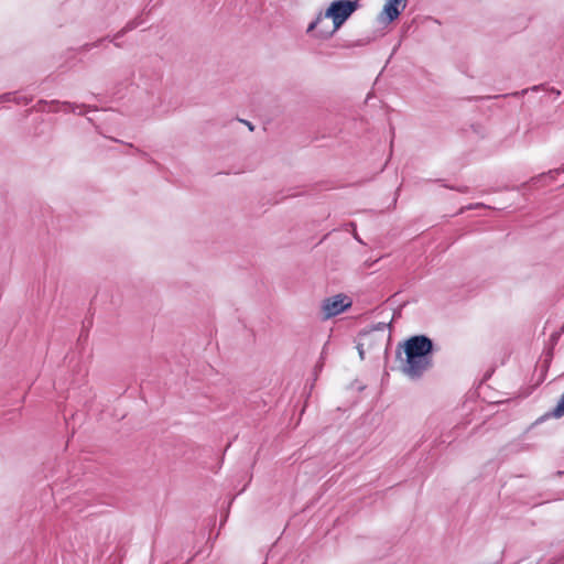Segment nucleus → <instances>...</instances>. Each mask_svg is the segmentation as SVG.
I'll use <instances>...</instances> for the list:
<instances>
[{"instance_id":"6","label":"nucleus","mask_w":564,"mask_h":564,"mask_svg":"<svg viewBox=\"0 0 564 564\" xmlns=\"http://www.w3.org/2000/svg\"><path fill=\"white\" fill-rule=\"evenodd\" d=\"M564 415V393L561 395L556 406L543 415V417H562Z\"/></svg>"},{"instance_id":"5","label":"nucleus","mask_w":564,"mask_h":564,"mask_svg":"<svg viewBox=\"0 0 564 564\" xmlns=\"http://www.w3.org/2000/svg\"><path fill=\"white\" fill-rule=\"evenodd\" d=\"M406 0H387L381 18L386 22L390 23L399 18L401 12L404 10Z\"/></svg>"},{"instance_id":"2","label":"nucleus","mask_w":564,"mask_h":564,"mask_svg":"<svg viewBox=\"0 0 564 564\" xmlns=\"http://www.w3.org/2000/svg\"><path fill=\"white\" fill-rule=\"evenodd\" d=\"M357 1L335 0L327 8L325 15H318L308 28L307 33L316 30L314 35L318 39H329L357 10Z\"/></svg>"},{"instance_id":"9","label":"nucleus","mask_w":564,"mask_h":564,"mask_svg":"<svg viewBox=\"0 0 564 564\" xmlns=\"http://www.w3.org/2000/svg\"><path fill=\"white\" fill-rule=\"evenodd\" d=\"M530 89H531V90H533V91H536V90H539V89H545V90H550L551 93L555 94L556 96H560V95H561V91H560V90H557V89H555V88H553V87H552L551 89H547V88L545 87V85H544V84H542V85H538V86H533V87H532V88H530Z\"/></svg>"},{"instance_id":"11","label":"nucleus","mask_w":564,"mask_h":564,"mask_svg":"<svg viewBox=\"0 0 564 564\" xmlns=\"http://www.w3.org/2000/svg\"><path fill=\"white\" fill-rule=\"evenodd\" d=\"M564 332H562V328L560 329V332H555L551 335V341L553 345H555L557 343V340L560 339L561 335L563 334Z\"/></svg>"},{"instance_id":"12","label":"nucleus","mask_w":564,"mask_h":564,"mask_svg":"<svg viewBox=\"0 0 564 564\" xmlns=\"http://www.w3.org/2000/svg\"><path fill=\"white\" fill-rule=\"evenodd\" d=\"M357 349H358L360 358L365 359V351L367 350V348L366 347H361V341L360 340L358 343Z\"/></svg>"},{"instance_id":"14","label":"nucleus","mask_w":564,"mask_h":564,"mask_svg":"<svg viewBox=\"0 0 564 564\" xmlns=\"http://www.w3.org/2000/svg\"><path fill=\"white\" fill-rule=\"evenodd\" d=\"M9 96H10V94H6V95L1 96L0 99L9 100Z\"/></svg>"},{"instance_id":"8","label":"nucleus","mask_w":564,"mask_h":564,"mask_svg":"<svg viewBox=\"0 0 564 564\" xmlns=\"http://www.w3.org/2000/svg\"><path fill=\"white\" fill-rule=\"evenodd\" d=\"M528 91H529V89H523L521 91H516V93L510 94V95H500V97L524 96ZM490 98H491L490 96H487V97H476V99H490ZM494 98H499V96H495Z\"/></svg>"},{"instance_id":"10","label":"nucleus","mask_w":564,"mask_h":564,"mask_svg":"<svg viewBox=\"0 0 564 564\" xmlns=\"http://www.w3.org/2000/svg\"><path fill=\"white\" fill-rule=\"evenodd\" d=\"M134 28L133 23H128L121 31H119L116 35H115V39H119L120 36H122L126 32L132 30Z\"/></svg>"},{"instance_id":"7","label":"nucleus","mask_w":564,"mask_h":564,"mask_svg":"<svg viewBox=\"0 0 564 564\" xmlns=\"http://www.w3.org/2000/svg\"><path fill=\"white\" fill-rule=\"evenodd\" d=\"M323 367H324V351L322 352L319 360L317 361V364L314 367V377H315L314 379L315 380L317 379V375H318V372L322 371Z\"/></svg>"},{"instance_id":"16","label":"nucleus","mask_w":564,"mask_h":564,"mask_svg":"<svg viewBox=\"0 0 564 564\" xmlns=\"http://www.w3.org/2000/svg\"><path fill=\"white\" fill-rule=\"evenodd\" d=\"M457 191H459L462 193H466L467 192V187L457 188Z\"/></svg>"},{"instance_id":"15","label":"nucleus","mask_w":564,"mask_h":564,"mask_svg":"<svg viewBox=\"0 0 564 564\" xmlns=\"http://www.w3.org/2000/svg\"><path fill=\"white\" fill-rule=\"evenodd\" d=\"M243 122L248 126V128H249L251 131L253 130V126H252L250 122H248V121H243Z\"/></svg>"},{"instance_id":"20","label":"nucleus","mask_w":564,"mask_h":564,"mask_svg":"<svg viewBox=\"0 0 564 564\" xmlns=\"http://www.w3.org/2000/svg\"><path fill=\"white\" fill-rule=\"evenodd\" d=\"M561 170L564 172V166H563V167H561Z\"/></svg>"},{"instance_id":"13","label":"nucleus","mask_w":564,"mask_h":564,"mask_svg":"<svg viewBox=\"0 0 564 564\" xmlns=\"http://www.w3.org/2000/svg\"><path fill=\"white\" fill-rule=\"evenodd\" d=\"M104 40H105V39H101V40H99V41H97V42H95V43H91V44H85V45L83 46V48H84L85 51H89L91 47H96V46H98V45H99V43H100L101 41H104Z\"/></svg>"},{"instance_id":"17","label":"nucleus","mask_w":564,"mask_h":564,"mask_svg":"<svg viewBox=\"0 0 564 564\" xmlns=\"http://www.w3.org/2000/svg\"><path fill=\"white\" fill-rule=\"evenodd\" d=\"M546 417L541 416L539 420H536V423H540V421L545 420Z\"/></svg>"},{"instance_id":"19","label":"nucleus","mask_w":564,"mask_h":564,"mask_svg":"<svg viewBox=\"0 0 564 564\" xmlns=\"http://www.w3.org/2000/svg\"><path fill=\"white\" fill-rule=\"evenodd\" d=\"M562 332H564V325L562 326Z\"/></svg>"},{"instance_id":"1","label":"nucleus","mask_w":564,"mask_h":564,"mask_svg":"<svg viewBox=\"0 0 564 564\" xmlns=\"http://www.w3.org/2000/svg\"><path fill=\"white\" fill-rule=\"evenodd\" d=\"M434 343L426 335H414L398 344L395 357L401 371L417 380L433 367Z\"/></svg>"},{"instance_id":"4","label":"nucleus","mask_w":564,"mask_h":564,"mask_svg":"<svg viewBox=\"0 0 564 564\" xmlns=\"http://www.w3.org/2000/svg\"><path fill=\"white\" fill-rule=\"evenodd\" d=\"M351 306V301L345 294H337L323 301L322 311L324 318L334 317Z\"/></svg>"},{"instance_id":"3","label":"nucleus","mask_w":564,"mask_h":564,"mask_svg":"<svg viewBox=\"0 0 564 564\" xmlns=\"http://www.w3.org/2000/svg\"><path fill=\"white\" fill-rule=\"evenodd\" d=\"M389 327L390 324L378 323L370 329L361 330L359 333L361 347H366L369 351H380L383 349L387 354V346L391 339L390 333H386L387 328Z\"/></svg>"},{"instance_id":"18","label":"nucleus","mask_w":564,"mask_h":564,"mask_svg":"<svg viewBox=\"0 0 564 564\" xmlns=\"http://www.w3.org/2000/svg\"><path fill=\"white\" fill-rule=\"evenodd\" d=\"M63 105H64V106H68V107H70V104H69V102H64Z\"/></svg>"}]
</instances>
